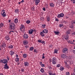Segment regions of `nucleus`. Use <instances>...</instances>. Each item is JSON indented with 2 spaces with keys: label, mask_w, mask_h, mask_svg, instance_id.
<instances>
[{
  "label": "nucleus",
  "mask_w": 75,
  "mask_h": 75,
  "mask_svg": "<svg viewBox=\"0 0 75 75\" xmlns=\"http://www.w3.org/2000/svg\"><path fill=\"white\" fill-rule=\"evenodd\" d=\"M6 58H7V59L8 61H9V60H10V59H9V57H7Z\"/></svg>",
  "instance_id": "62"
},
{
  "label": "nucleus",
  "mask_w": 75,
  "mask_h": 75,
  "mask_svg": "<svg viewBox=\"0 0 75 75\" xmlns=\"http://www.w3.org/2000/svg\"><path fill=\"white\" fill-rule=\"evenodd\" d=\"M28 41L27 40H25L23 42V44L24 45H27V44H28Z\"/></svg>",
  "instance_id": "15"
},
{
  "label": "nucleus",
  "mask_w": 75,
  "mask_h": 75,
  "mask_svg": "<svg viewBox=\"0 0 75 75\" xmlns=\"http://www.w3.org/2000/svg\"><path fill=\"white\" fill-rule=\"evenodd\" d=\"M5 38L6 40H7V41L10 40V37L8 36H6L5 37Z\"/></svg>",
  "instance_id": "28"
},
{
  "label": "nucleus",
  "mask_w": 75,
  "mask_h": 75,
  "mask_svg": "<svg viewBox=\"0 0 75 75\" xmlns=\"http://www.w3.org/2000/svg\"><path fill=\"white\" fill-rule=\"evenodd\" d=\"M44 68H41V69L40 70V71L42 72V73H44Z\"/></svg>",
  "instance_id": "22"
},
{
  "label": "nucleus",
  "mask_w": 75,
  "mask_h": 75,
  "mask_svg": "<svg viewBox=\"0 0 75 75\" xmlns=\"http://www.w3.org/2000/svg\"><path fill=\"white\" fill-rule=\"evenodd\" d=\"M71 23L73 24H75V21L72 20L71 21Z\"/></svg>",
  "instance_id": "33"
},
{
  "label": "nucleus",
  "mask_w": 75,
  "mask_h": 75,
  "mask_svg": "<svg viewBox=\"0 0 75 75\" xmlns=\"http://www.w3.org/2000/svg\"><path fill=\"white\" fill-rule=\"evenodd\" d=\"M18 22V18L15 19L14 21V22L15 24H17Z\"/></svg>",
  "instance_id": "17"
},
{
  "label": "nucleus",
  "mask_w": 75,
  "mask_h": 75,
  "mask_svg": "<svg viewBox=\"0 0 75 75\" xmlns=\"http://www.w3.org/2000/svg\"><path fill=\"white\" fill-rule=\"evenodd\" d=\"M48 73L50 75H52V72L50 71H49Z\"/></svg>",
  "instance_id": "36"
},
{
  "label": "nucleus",
  "mask_w": 75,
  "mask_h": 75,
  "mask_svg": "<svg viewBox=\"0 0 75 75\" xmlns=\"http://www.w3.org/2000/svg\"><path fill=\"white\" fill-rule=\"evenodd\" d=\"M40 2V0H35V4L36 6L38 5Z\"/></svg>",
  "instance_id": "14"
},
{
  "label": "nucleus",
  "mask_w": 75,
  "mask_h": 75,
  "mask_svg": "<svg viewBox=\"0 0 75 75\" xmlns=\"http://www.w3.org/2000/svg\"><path fill=\"white\" fill-rule=\"evenodd\" d=\"M15 13L18 14V13H19V10L18 9H16L15 11Z\"/></svg>",
  "instance_id": "20"
},
{
  "label": "nucleus",
  "mask_w": 75,
  "mask_h": 75,
  "mask_svg": "<svg viewBox=\"0 0 75 75\" xmlns=\"http://www.w3.org/2000/svg\"><path fill=\"white\" fill-rule=\"evenodd\" d=\"M6 46V45L5 43H3L2 45H1L0 47L1 48L2 47V48H5V47Z\"/></svg>",
  "instance_id": "16"
},
{
  "label": "nucleus",
  "mask_w": 75,
  "mask_h": 75,
  "mask_svg": "<svg viewBox=\"0 0 75 75\" xmlns=\"http://www.w3.org/2000/svg\"><path fill=\"white\" fill-rule=\"evenodd\" d=\"M31 22V21H30V20H28L26 21V23L27 24H30V22Z\"/></svg>",
  "instance_id": "34"
},
{
  "label": "nucleus",
  "mask_w": 75,
  "mask_h": 75,
  "mask_svg": "<svg viewBox=\"0 0 75 75\" xmlns=\"http://www.w3.org/2000/svg\"><path fill=\"white\" fill-rule=\"evenodd\" d=\"M1 14L3 17H5L7 16V15H6V13H5V10L3 9L2 10L1 12Z\"/></svg>",
  "instance_id": "3"
},
{
  "label": "nucleus",
  "mask_w": 75,
  "mask_h": 75,
  "mask_svg": "<svg viewBox=\"0 0 75 75\" xmlns=\"http://www.w3.org/2000/svg\"><path fill=\"white\" fill-rule=\"evenodd\" d=\"M9 27L11 31L9 32V33L10 34H12V33H14V30L16 28L15 24L13 23H11L9 25Z\"/></svg>",
  "instance_id": "1"
},
{
  "label": "nucleus",
  "mask_w": 75,
  "mask_h": 75,
  "mask_svg": "<svg viewBox=\"0 0 75 75\" xmlns=\"http://www.w3.org/2000/svg\"><path fill=\"white\" fill-rule=\"evenodd\" d=\"M41 43H42V44H45V41H44L42 40Z\"/></svg>",
  "instance_id": "37"
},
{
  "label": "nucleus",
  "mask_w": 75,
  "mask_h": 75,
  "mask_svg": "<svg viewBox=\"0 0 75 75\" xmlns=\"http://www.w3.org/2000/svg\"><path fill=\"white\" fill-rule=\"evenodd\" d=\"M71 13L72 14H75V12L74 11H72L71 12Z\"/></svg>",
  "instance_id": "56"
},
{
  "label": "nucleus",
  "mask_w": 75,
  "mask_h": 75,
  "mask_svg": "<svg viewBox=\"0 0 75 75\" xmlns=\"http://www.w3.org/2000/svg\"><path fill=\"white\" fill-rule=\"evenodd\" d=\"M10 54L12 56L13 55V54H14V52L13 51H11V52H10Z\"/></svg>",
  "instance_id": "21"
},
{
  "label": "nucleus",
  "mask_w": 75,
  "mask_h": 75,
  "mask_svg": "<svg viewBox=\"0 0 75 75\" xmlns=\"http://www.w3.org/2000/svg\"><path fill=\"white\" fill-rule=\"evenodd\" d=\"M34 52H36V53H37V50H36L34 49Z\"/></svg>",
  "instance_id": "53"
},
{
  "label": "nucleus",
  "mask_w": 75,
  "mask_h": 75,
  "mask_svg": "<svg viewBox=\"0 0 75 75\" xmlns=\"http://www.w3.org/2000/svg\"><path fill=\"white\" fill-rule=\"evenodd\" d=\"M66 37H67V35H63L62 36V37H63L64 39H65V38H66Z\"/></svg>",
  "instance_id": "46"
},
{
  "label": "nucleus",
  "mask_w": 75,
  "mask_h": 75,
  "mask_svg": "<svg viewBox=\"0 0 75 75\" xmlns=\"http://www.w3.org/2000/svg\"><path fill=\"white\" fill-rule=\"evenodd\" d=\"M42 41V40H41L39 39L38 40V42L41 43Z\"/></svg>",
  "instance_id": "40"
},
{
  "label": "nucleus",
  "mask_w": 75,
  "mask_h": 75,
  "mask_svg": "<svg viewBox=\"0 0 75 75\" xmlns=\"http://www.w3.org/2000/svg\"><path fill=\"white\" fill-rule=\"evenodd\" d=\"M40 66L42 67H45V64H42L40 65Z\"/></svg>",
  "instance_id": "42"
},
{
  "label": "nucleus",
  "mask_w": 75,
  "mask_h": 75,
  "mask_svg": "<svg viewBox=\"0 0 75 75\" xmlns=\"http://www.w3.org/2000/svg\"><path fill=\"white\" fill-rule=\"evenodd\" d=\"M23 58H26L27 57V54H23Z\"/></svg>",
  "instance_id": "29"
},
{
  "label": "nucleus",
  "mask_w": 75,
  "mask_h": 75,
  "mask_svg": "<svg viewBox=\"0 0 75 75\" xmlns=\"http://www.w3.org/2000/svg\"><path fill=\"white\" fill-rule=\"evenodd\" d=\"M8 48H11V49H12V48H13V46L12 45H10L8 47Z\"/></svg>",
  "instance_id": "26"
},
{
  "label": "nucleus",
  "mask_w": 75,
  "mask_h": 75,
  "mask_svg": "<svg viewBox=\"0 0 75 75\" xmlns=\"http://www.w3.org/2000/svg\"><path fill=\"white\" fill-rule=\"evenodd\" d=\"M55 21H59V19L57 18H55Z\"/></svg>",
  "instance_id": "50"
},
{
  "label": "nucleus",
  "mask_w": 75,
  "mask_h": 75,
  "mask_svg": "<svg viewBox=\"0 0 75 75\" xmlns=\"http://www.w3.org/2000/svg\"><path fill=\"white\" fill-rule=\"evenodd\" d=\"M40 65H42V62H40Z\"/></svg>",
  "instance_id": "60"
},
{
  "label": "nucleus",
  "mask_w": 75,
  "mask_h": 75,
  "mask_svg": "<svg viewBox=\"0 0 75 75\" xmlns=\"http://www.w3.org/2000/svg\"><path fill=\"white\" fill-rule=\"evenodd\" d=\"M70 28H74V27L73 25H71L69 26Z\"/></svg>",
  "instance_id": "47"
},
{
  "label": "nucleus",
  "mask_w": 75,
  "mask_h": 75,
  "mask_svg": "<svg viewBox=\"0 0 75 75\" xmlns=\"http://www.w3.org/2000/svg\"><path fill=\"white\" fill-rule=\"evenodd\" d=\"M42 32L45 34H47L48 33V31L47 29H44L42 31Z\"/></svg>",
  "instance_id": "12"
},
{
  "label": "nucleus",
  "mask_w": 75,
  "mask_h": 75,
  "mask_svg": "<svg viewBox=\"0 0 75 75\" xmlns=\"http://www.w3.org/2000/svg\"><path fill=\"white\" fill-rule=\"evenodd\" d=\"M49 47L50 48H52V45H50Z\"/></svg>",
  "instance_id": "54"
},
{
  "label": "nucleus",
  "mask_w": 75,
  "mask_h": 75,
  "mask_svg": "<svg viewBox=\"0 0 75 75\" xmlns=\"http://www.w3.org/2000/svg\"><path fill=\"white\" fill-rule=\"evenodd\" d=\"M23 37L25 40H26L28 38V35L27 34H24L23 36Z\"/></svg>",
  "instance_id": "8"
},
{
  "label": "nucleus",
  "mask_w": 75,
  "mask_h": 75,
  "mask_svg": "<svg viewBox=\"0 0 75 75\" xmlns=\"http://www.w3.org/2000/svg\"><path fill=\"white\" fill-rule=\"evenodd\" d=\"M66 75H70V73H69V72H67L66 73Z\"/></svg>",
  "instance_id": "41"
},
{
  "label": "nucleus",
  "mask_w": 75,
  "mask_h": 75,
  "mask_svg": "<svg viewBox=\"0 0 75 75\" xmlns=\"http://www.w3.org/2000/svg\"><path fill=\"white\" fill-rule=\"evenodd\" d=\"M52 64L53 65H55L57 63V58L55 57H54L52 59Z\"/></svg>",
  "instance_id": "4"
},
{
  "label": "nucleus",
  "mask_w": 75,
  "mask_h": 75,
  "mask_svg": "<svg viewBox=\"0 0 75 75\" xmlns=\"http://www.w3.org/2000/svg\"><path fill=\"white\" fill-rule=\"evenodd\" d=\"M30 65L29 63L28 62H24V65L25 67H28Z\"/></svg>",
  "instance_id": "7"
},
{
  "label": "nucleus",
  "mask_w": 75,
  "mask_h": 75,
  "mask_svg": "<svg viewBox=\"0 0 75 75\" xmlns=\"http://www.w3.org/2000/svg\"><path fill=\"white\" fill-rule=\"evenodd\" d=\"M16 61L17 62L19 61V58L17 57L16 59Z\"/></svg>",
  "instance_id": "31"
},
{
  "label": "nucleus",
  "mask_w": 75,
  "mask_h": 75,
  "mask_svg": "<svg viewBox=\"0 0 75 75\" xmlns=\"http://www.w3.org/2000/svg\"><path fill=\"white\" fill-rule=\"evenodd\" d=\"M63 53H66L67 52V51H68V49L67 48H64L63 49Z\"/></svg>",
  "instance_id": "11"
},
{
  "label": "nucleus",
  "mask_w": 75,
  "mask_h": 75,
  "mask_svg": "<svg viewBox=\"0 0 75 75\" xmlns=\"http://www.w3.org/2000/svg\"><path fill=\"white\" fill-rule=\"evenodd\" d=\"M21 71H22V72H24V69H21Z\"/></svg>",
  "instance_id": "48"
},
{
  "label": "nucleus",
  "mask_w": 75,
  "mask_h": 75,
  "mask_svg": "<svg viewBox=\"0 0 75 75\" xmlns=\"http://www.w3.org/2000/svg\"><path fill=\"white\" fill-rule=\"evenodd\" d=\"M2 59H1L0 60V63L1 64V63H2Z\"/></svg>",
  "instance_id": "57"
},
{
  "label": "nucleus",
  "mask_w": 75,
  "mask_h": 75,
  "mask_svg": "<svg viewBox=\"0 0 75 75\" xmlns=\"http://www.w3.org/2000/svg\"><path fill=\"white\" fill-rule=\"evenodd\" d=\"M50 6L51 7H53L54 6V4L52 3H50Z\"/></svg>",
  "instance_id": "24"
},
{
  "label": "nucleus",
  "mask_w": 75,
  "mask_h": 75,
  "mask_svg": "<svg viewBox=\"0 0 75 75\" xmlns=\"http://www.w3.org/2000/svg\"><path fill=\"white\" fill-rule=\"evenodd\" d=\"M71 31V30H68L66 32L67 34H69Z\"/></svg>",
  "instance_id": "25"
},
{
  "label": "nucleus",
  "mask_w": 75,
  "mask_h": 75,
  "mask_svg": "<svg viewBox=\"0 0 75 75\" xmlns=\"http://www.w3.org/2000/svg\"><path fill=\"white\" fill-rule=\"evenodd\" d=\"M54 33L56 35H58L59 34V32L54 31Z\"/></svg>",
  "instance_id": "27"
},
{
  "label": "nucleus",
  "mask_w": 75,
  "mask_h": 75,
  "mask_svg": "<svg viewBox=\"0 0 75 75\" xmlns=\"http://www.w3.org/2000/svg\"><path fill=\"white\" fill-rule=\"evenodd\" d=\"M64 69V68L62 67H61L60 68V70L61 71H63Z\"/></svg>",
  "instance_id": "32"
},
{
  "label": "nucleus",
  "mask_w": 75,
  "mask_h": 75,
  "mask_svg": "<svg viewBox=\"0 0 75 75\" xmlns=\"http://www.w3.org/2000/svg\"><path fill=\"white\" fill-rule=\"evenodd\" d=\"M43 11H45L46 10H45V7H43Z\"/></svg>",
  "instance_id": "58"
},
{
  "label": "nucleus",
  "mask_w": 75,
  "mask_h": 75,
  "mask_svg": "<svg viewBox=\"0 0 75 75\" xmlns=\"http://www.w3.org/2000/svg\"><path fill=\"white\" fill-rule=\"evenodd\" d=\"M0 28H1V27H3V26H4V23H1L0 24Z\"/></svg>",
  "instance_id": "23"
},
{
  "label": "nucleus",
  "mask_w": 75,
  "mask_h": 75,
  "mask_svg": "<svg viewBox=\"0 0 75 75\" xmlns=\"http://www.w3.org/2000/svg\"><path fill=\"white\" fill-rule=\"evenodd\" d=\"M34 50V47H31L29 49V51H33Z\"/></svg>",
  "instance_id": "30"
},
{
  "label": "nucleus",
  "mask_w": 75,
  "mask_h": 75,
  "mask_svg": "<svg viewBox=\"0 0 75 75\" xmlns=\"http://www.w3.org/2000/svg\"><path fill=\"white\" fill-rule=\"evenodd\" d=\"M31 9L32 10H33V11H34V10H35V9H34V8L32 7Z\"/></svg>",
  "instance_id": "59"
},
{
  "label": "nucleus",
  "mask_w": 75,
  "mask_h": 75,
  "mask_svg": "<svg viewBox=\"0 0 75 75\" xmlns=\"http://www.w3.org/2000/svg\"><path fill=\"white\" fill-rule=\"evenodd\" d=\"M4 69H9V67L7 65V64H6L4 65Z\"/></svg>",
  "instance_id": "10"
},
{
  "label": "nucleus",
  "mask_w": 75,
  "mask_h": 75,
  "mask_svg": "<svg viewBox=\"0 0 75 75\" xmlns=\"http://www.w3.org/2000/svg\"><path fill=\"white\" fill-rule=\"evenodd\" d=\"M69 38V36L68 35H67V36L66 37V38H65V39L66 40H68V39Z\"/></svg>",
  "instance_id": "45"
},
{
  "label": "nucleus",
  "mask_w": 75,
  "mask_h": 75,
  "mask_svg": "<svg viewBox=\"0 0 75 75\" xmlns=\"http://www.w3.org/2000/svg\"><path fill=\"white\" fill-rule=\"evenodd\" d=\"M57 52H58V50H54L55 53H57Z\"/></svg>",
  "instance_id": "52"
},
{
  "label": "nucleus",
  "mask_w": 75,
  "mask_h": 75,
  "mask_svg": "<svg viewBox=\"0 0 75 75\" xmlns=\"http://www.w3.org/2000/svg\"><path fill=\"white\" fill-rule=\"evenodd\" d=\"M25 27L24 25L23 24H21L20 27V30L22 33H24L25 32Z\"/></svg>",
  "instance_id": "2"
},
{
  "label": "nucleus",
  "mask_w": 75,
  "mask_h": 75,
  "mask_svg": "<svg viewBox=\"0 0 75 75\" xmlns=\"http://www.w3.org/2000/svg\"><path fill=\"white\" fill-rule=\"evenodd\" d=\"M59 27H64V26L63 25L61 24H59Z\"/></svg>",
  "instance_id": "38"
},
{
  "label": "nucleus",
  "mask_w": 75,
  "mask_h": 75,
  "mask_svg": "<svg viewBox=\"0 0 75 75\" xmlns=\"http://www.w3.org/2000/svg\"><path fill=\"white\" fill-rule=\"evenodd\" d=\"M71 40H69L68 41V42L69 43V44H70L71 42Z\"/></svg>",
  "instance_id": "55"
},
{
  "label": "nucleus",
  "mask_w": 75,
  "mask_h": 75,
  "mask_svg": "<svg viewBox=\"0 0 75 75\" xmlns=\"http://www.w3.org/2000/svg\"><path fill=\"white\" fill-rule=\"evenodd\" d=\"M47 21H50V18L49 17H47Z\"/></svg>",
  "instance_id": "39"
},
{
  "label": "nucleus",
  "mask_w": 75,
  "mask_h": 75,
  "mask_svg": "<svg viewBox=\"0 0 75 75\" xmlns=\"http://www.w3.org/2000/svg\"><path fill=\"white\" fill-rule=\"evenodd\" d=\"M60 64H58L57 65V67H60Z\"/></svg>",
  "instance_id": "51"
},
{
  "label": "nucleus",
  "mask_w": 75,
  "mask_h": 75,
  "mask_svg": "<svg viewBox=\"0 0 75 75\" xmlns=\"http://www.w3.org/2000/svg\"><path fill=\"white\" fill-rule=\"evenodd\" d=\"M49 62L50 63H51V62H52V60L51 61V59H49Z\"/></svg>",
  "instance_id": "63"
},
{
  "label": "nucleus",
  "mask_w": 75,
  "mask_h": 75,
  "mask_svg": "<svg viewBox=\"0 0 75 75\" xmlns=\"http://www.w3.org/2000/svg\"><path fill=\"white\" fill-rule=\"evenodd\" d=\"M44 33L42 32H40V34L42 37H45V34Z\"/></svg>",
  "instance_id": "18"
},
{
  "label": "nucleus",
  "mask_w": 75,
  "mask_h": 75,
  "mask_svg": "<svg viewBox=\"0 0 75 75\" xmlns=\"http://www.w3.org/2000/svg\"><path fill=\"white\" fill-rule=\"evenodd\" d=\"M34 30L33 29H31L28 31V33L29 34H32L33 33Z\"/></svg>",
  "instance_id": "13"
},
{
  "label": "nucleus",
  "mask_w": 75,
  "mask_h": 75,
  "mask_svg": "<svg viewBox=\"0 0 75 75\" xmlns=\"http://www.w3.org/2000/svg\"><path fill=\"white\" fill-rule=\"evenodd\" d=\"M44 20V18L43 17H40V20L41 21H42Z\"/></svg>",
  "instance_id": "43"
},
{
  "label": "nucleus",
  "mask_w": 75,
  "mask_h": 75,
  "mask_svg": "<svg viewBox=\"0 0 75 75\" xmlns=\"http://www.w3.org/2000/svg\"><path fill=\"white\" fill-rule=\"evenodd\" d=\"M25 48H28V47H29V45H26L25 46Z\"/></svg>",
  "instance_id": "49"
},
{
  "label": "nucleus",
  "mask_w": 75,
  "mask_h": 75,
  "mask_svg": "<svg viewBox=\"0 0 75 75\" xmlns=\"http://www.w3.org/2000/svg\"><path fill=\"white\" fill-rule=\"evenodd\" d=\"M45 54L44 53H43L42 54V59H44L45 58Z\"/></svg>",
  "instance_id": "35"
},
{
  "label": "nucleus",
  "mask_w": 75,
  "mask_h": 75,
  "mask_svg": "<svg viewBox=\"0 0 75 75\" xmlns=\"http://www.w3.org/2000/svg\"><path fill=\"white\" fill-rule=\"evenodd\" d=\"M2 63H3V64H7V63H8V60L7 59H2Z\"/></svg>",
  "instance_id": "6"
},
{
  "label": "nucleus",
  "mask_w": 75,
  "mask_h": 75,
  "mask_svg": "<svg viewBox=\"0 0 75 75\" xmlns=\"http://www.w3.org/2000/svg\"><path fill=\"white\" fill-rule=\"evenodd\" d=\"M61 57L62 58L65 59L67 58V56L65 54H62L61 55Z\"/></svg>",
  "instance_id": "9"
},
{
  "label": "nucleus",
  "mask_w": 75,
  "mask_h": 75,
  "mask_svg": "<svg viewBox=\"0 0 75 75\" xmlns=\"http://www.w3.org/2000/svg\"><path fill=\"white\" fill-rule=\"evenodd\" d=\"M41 27L42 28H45V27H46V25L44 24H42Z\"/></svg>",
  "instance_id": "19"
},
{
  "label": "nucleus",
  "mask_w": 75,
  "mask_h": 75,
  "mask_svg": "<svg viewBox=\"0 0 75 75\" xmlns=\"http://www.w3.org/2000/svg\"><path fill=\"white\" fill-rule=\"evenodd\" d=\"M64 17V14L63 13H62L60 14H57V18H62Z\"/></svg>",
  "instance_id": "5"
},
{
  "label": "nucleus",
  "mask_w": 75,
  "mask_h": 75,
  "mask_svg": "<svg viewBox=\"0 0 75 75\" xmlns=\"http://www.w3.org/2000/svg\"><path fill=\"white\" fill-rule=\"evenodd\" d=\"M72 2H73V4H75V0H71Z\"/></svg>",
  "instance_id": "44"
},
{
  "label": "nucleus",
  "mask_w": 75,
  "mask_h": 75,
  "mask_svg": "<svg viewBox=\"0 0 75 75\" xmlns=\"http://www.w3.org/2000/svg\"><path fill=\"white\" fill-rule=\"evenodd\" d=\"M71 75H75V73H73L72 74H71Z\"/></svg>",
  "instance_id": "64"
},
{
  "label": "nucleus",
  "mask_w": 75,
  "mask_h": 75,
  "mask_svg": "<svg viewBox=\"0 0 75 75\" xmlns=\"http://www.w3.org/2000/svg\"><path fill=\"white\" fill-rule=\"evenodd\" d=\"M64 23V24H67V21H64L63 22Z\"/></svg>",
  "instance_id": "61"
}]
</instances>
